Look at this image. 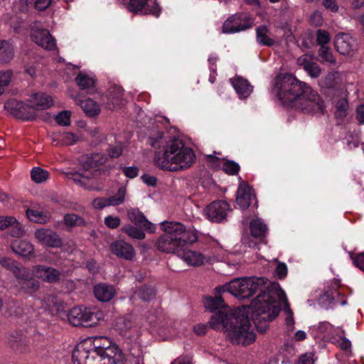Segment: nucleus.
Instances as JSON below:
<instances>
[{
    "instance_id": "2eb2a0df",
    "label": "nucleus",
    "mask_w": 364,
    "mask_h": 364,
    "mask_svg": "<svg viewBox=\"0 0 364 364\" xmlns=\"http://www.w3.org/2000/svg\"><path fill=\"white\" fill-rule=\"evenodd\" d=\"M32 275L44 282L54 284L60 281V272L52 267L44 264H36L31 269Z\"/></svg>"
},
{
    "instance_id": "864d4df0",
    "label": "nucleus",
    "mask_w": 364,
    "mask_h": 364,
    "mask_svg": "<svg viewBox=\"0 0 364 364\" xmlns=\"http://www.w3.org/2000/svg\"><path fill=\"white\" fill-rule=\"evenodd\" d=\"M107 155L111 159L118 158L122 155V146L121 144L110 145L107 149Z\"/></svg>"
},
{
    "instance_id": "774afa93",
    "label": "nucleus",
    "mask_w": 364,
    "mask_h": 364,
    "mask_svg": "<svg viewBox=\"0 0 364 364\" xmlns=\"http://www.w3.org/2000/svg\"><path fill=\"white\" fill-rule=\"evenodd\" d=\"M353 260L354 264L364 272V252L358 255Z\"/></svg>"
},
{
    "instance_id": "4be33fe9",
    "label": "nucleus",
    "mask_w": 364,
    "mask_h": 364,
    "mask_svg": "<svg viewBox=\"0 0 364 364\" xmlns=\"http://www.w3.org/2000/svg\"><path fill=\"white\" fill-rule=\"evenodd\" d=\"M353 41L348 34L338 33L335 37L334 46L336 50L341 55H350L354 50Z\"/></svg>"
},
{
    "instance_id": "72a5a7b5",
    "label": "nucleus",
    "mask_w": 364,
    "mask_h": 364,
    "mask_svg": "<svg viewBox=\"0 0 364 364\" xmlns=\"http://www.w3.org/2000/svg\"><path fill=\"white\" fill-rule=\"evenodd\" d=\"M269 30L265 25H262L256 28L257 42L262 46L271 47L274 44V41L269 36Z\"/></svg>"
},
{
    "instance_id": "412c9836",
    "label": "nucleus",
    "mask_w": 364,
    "mask_h": 364,
    "mask_svg": "<svg viewBox=\"0 0 364 364\" xmlns=\"http://www.w3.org/2000/svg\"><path fill=\"white\" fill-rule=\"evenodd\" d=\"M110 249L112 252L117 257L127 260H132L135 256L134 247L129 243L123 240H117L112 242Z\"/></svg>"
},
{
    "instance_id": "37998d69",
    "label": "nucleus",
    "mask_w": 364,
    "mask_h": 364,
    "mask_svg": "<svg viewBox=\"0 0 364 364\" xmlns=\"http://www.w3.org/2000/svg\"><path fill=\"white\" fill-rule=\"evenodd\" d=\"M101 161H83L82 164L85 171H90L92 176H97L100 172Z\"/></svg>"
},
{
    "instance_id": "e2e57ef3",
    "label": "nucleus",
    "mask_w": 364,
    "mask_h": 364,
    "mask_svg": "<svg viewBox=\"0 0 364 364\" xmlns=\"http://www.w3.org/2000/svg\"><path fill=\"white\" fill-rule=\"evenodd\" d=\"M323 22V17L320 12L315 11L311 15L310 23L311 25L318 27L322 26Z\"/></svg>"
},
{
    "instance_id": "f3484780",
    "label": "nucleus",
    "mask_w": 364,
    "mask_h": 364,
    "mask_svg": "<svg viewBox=\"0 0 364 364\" xmlns=\"http://www.w3.org/2000/svg\"><path fill=\"white\" fill-rule=\"evenodd\" d=\"M34 236L41 244L53 248L60 247L63 245L60 236L50 229H38L35 231Z\"/></svg>"
},
{
    "instance_id": "c03bdc74",
    "label": "nucleus",
    "mask_w": 364,
    "mask_h": 364,
    "mask_svg": "<svg viewBox=\"0 0 364 364\" xmlns=\"http://www.w3.org/2000/svg\"><path fill=\"white\" fill-rule=\"evenodd\" d=\"M122 231L130 237L134 239L142 240L145 237V234L141 230L131 225H127L124 226L122 228Z\"/></svg>"
},
{
    "instance_id": "69168bd1",
    "label": "nucleus",
    "mask_w": 364,
    "mask_h": 364,
    "mask_svg": "<svg viewBox=\"0 0 364 364\" xmlns=\"http://www.w3.org/2000/svg\"><path fill=\"white\" fill-rule=\"evenodd\" d=\"M296 364H314V355L311 353L301 355Z\"/></svg>"
},
{
    "instance_id": "c756f323",
    "label": "nucleus",
    "mask_w": 364,
    "mask_h": 364,
    "mask_svg": "<svg viewBox=\"0 0 364 364\" xmlns=\"http://www.w3.org/2000/svg\"><path fill=\"white\" fill-rule=\"evenodd\" d=\"M124 90L119 86L112 87L108 92V99L106 107L113 109L122 104Z\"/></svg>"
},
{
    "instance_id": "4c0bfd02",
    "label": "nucleus",
    "mask_w": 364,
    "mask_h": 364,
    "mask_svg": "<svg viewBox=\"0 0 364 364\" xmlns=\"http://www.w3.org/2000/svg\"><path fill=\"white\" fill-rule=\"evenodd\" d=\"M26 215L31 221L41 224L48 223L50 219L48 213L33 209H28Z\"/></svg>"
},
{
    "instance_id": "a19ab883",
    "label": "nucleus",
    "mask_w": 364,
    "mask_h": 364,
    "mask_svg": "<svg viewBox=\"0 0 364 364\" xmlns=\"http://www.w3.org/2000/svg\"><path fill=\"white\" fill-rule=\"evenodd\" d=\"M127 194V188L125 186H122L118 189L116 195L108 197L109 206H116L121 205L125 201V196Z\"/></svg>"
},
{
    "instance_id": "1a4fd4ad",
    "label": "nucleus",
    "mask_w": 364,
    "mask_h": 364,
    "mask_svg": "<svg viewBox=\"0 0 364 364\" xmlns=\"http://www.w3.org/2000/svg\"><path fill=\"white\" fill-rule=\"evenodd\" d=\"M104 312L96 307L75 306L68 312L60 314L63 320H67L71 325L79 326L86 323L96 324L104 319Z\"/></svg>"
},
{
    "instance_id": "f704fd0d",
    "label": "nucleus",
    "mask_w": 364,
    "mask_h": 364,
    "mask_svg": "<svg viewBox=\"0 0 364 364\" xmlns=\"http://www.w3.org/2000/svg\"><path fill=\"white\" fill-rule=\"evenodd\" d=\"M89 342L90 344V348L89 351L96 350L100 351V350H105L107 348L112 347V345L106 346V343H110L109 339L107 337L104 336H96L88 338L85 339L82 342Z\"/></svg>"
},
{
    "instance_id": "39448f33",
    "label": "nucleus",
    "mask_w": 364,
    "mask_h": 364,
    "mask_svg": "<svg viewBox=\"0 0 364 364\" xmlns=\"http://www.w3.org/2000/svg\"><path fill=\"white\" fill-rule=\"evenodd\" d=\"M114 331L124 340L123 350L125 353L126 364H144L143 353L138 339L139 328L131 316H121L115 320Z\"/></svg>"
},
{
    "instance_id": "052dcab7",
    "label": "nucleus",
    "mask_w": 364,
    "mask_h": 364,
    "mask_svg": "<svg viewBox=\"0 0 364 364\" xmlns=\"http://www.w3.org/2000/svg\"><path fill=\"white\" fill-rule=\"evenodd\" d=\"M12 72L11 70H6L0 73V85L4 88L7 86L11 80Z\"/></svg>"
},
{
    "instance_id": "9b49d317",
    "label": "nucleus",
    "mask_w": 364,
    "mask_h": 364,
    "mask_svg": "<svg viewBox=\"0 0 364 364\" xmlns=\"http://www.w3.org/2000/svg\"><path fill=\"white\" fill-rule=\"evenodd\" d=\"M319 85L323 94L330 100L342 97L346 92L345 86L337 72L328 73Z\"/></svg>"
},
{
    "instance_id": "680f3d73",
    "label": "nucleus",
    "mask_w": 364,
    "mask_h": 364,
    "mask_svg": "<svg viewBox=\"0 0 364 364\" xmlns=\"http://www.w3.org/2000/svg\"><path fill=\"white\" fill-rule=\"evenodd\" d=\"M92 206L95 209H102L109 206L108 198H97L92 201Z\"/></svg>"
},
{
    "instance_id": "79ce46f5",
    "label": "nucleus",
    "mask_w": 364,
    "mask_h": 364,
    "mask_svg": "<svg viewBox=\"0 0 364 364\" xmlns=\"http://www.w3.org/2000/svg\"><path fill=\"white\" fill-rule=\"evenodd\" d=\"M31 176L35 183H41L48 179V173L41 167H35L31 170Z\"/></svg>"
},
{
    "instance_id": "49530a36",
    "label": "nucleus",
    "mask_w": 364,
    "mask_h": 364,
    "mask_svg": "<svg viewBox=\"0 0 364 364\" xmlns=\"http://www.w3.org/2000/svg\"><path fill=\"white\" fill-rule=\"evenodd\" d=\"M222 169L229 175H235L238 173L240 166L235 161H220Z\"/></svg>"
},
{
    "instance_id": "338daca9",
    "label": "nucleus",
    "mask_w": 364,
    "mask_h": 364,
    "mask_svg": "<svg viewBox=\"0 0 364 364\" xmlns=\"http://www.w3.org/2000/svg\"><path fill=\"white\" fill-rule=\"evenodd\" d=\"M275 272L279 278H284L287 274V267L286 264L279 262L276 267Z\"/></svg>"
},
{
    "instance_id": "ddd939ff",
    "label": "nucleus",
    "mask_w": 364,
    "mask_h": 364,
    "mask_svg": "<svg viewBox=\"0 0 364 364\" xmlns=\"http://www.w3.org/2000/svg\"><path fill=\"white\" fill-rule=\"evenodd\" d=\"M255 18L248 13L240 12L230 16L223 25V32L235 33L252 27Z\"/></svg>"
},
{
    "instance_id": "603ef678",
    "label": "nucleus",
    "mask_w": 364,
    "mask_h": 364,
    "mask_svg": "<svg viewBox=\"0 0 364 364\" xmlns=\"http://www.w3.org/2000/svg\"><path fill=\"white\" fill-rule=\"evenodd\" d=\"M71 112L64 110L60 112L55 117V122L61 126H68L70 122Z\"/></svg>"
},
{
    "instance_id": "f8f14e48",
    "label": "nucleus",
    "mask_w": 364,
    "mask_h": 364,
    "mask_svg": "<svg viewBox=\"0 0 364 364\" xmlns=\"http://www.w3.org/2000/svg\"><path fill=\"white\" fill-rule=\"evenodd\" d=\"M4 108L15 118L24 122L34 121L37 117L33 106L14 98L9 99L5 102Z\"/></svg>"
},
{
    "instance_id": "bf43d9fd",
    "label": "nucleus",
    "mask_w": 364,
    "mask_h": 364,
    "mask_svg": "<svg viewBox=\"0 0 364 364\" xmlns=\"http://www.w3.org/2000/svg\"><path fill=\"white\" fill-rule=\"evenodd\" d=\"M105 224L109 228H117L120 224V219L117 216L109 215L105 218Z\"/></svg>"
},
{
    "instance_id": "393cba45",
    "label": "nucleus",
    "mask_w": 364,
    "mask_h": 364,
    "mask_svg": "<svg viewBox=\"0 0 364 364\" xmlns=\"http://www.w3.org/2000/svg\"><path fill=\"white\" fill-rule=\"evenodd\" d=\"M154 165L166 171H183L191 167L193 161H154Z\"/></svg>"
},
{
    "instance_id": "4468645a",
    "label": "nucleus",
    "mask_w": 364,
    "mask_h": 364,
    "mask_svg": "<svg viewBox=\"0 0 364 364\" xmlns=\"http://www.w3.org/2000/svg\"><path fill=\"white\" fill-rule=\"evenodd\" d=\"M38 23L36 22L35 25ZM31 37L33 42L39 46L48 50H54L56 48L55 39L50 33L49 31L46 28H38L34 26L31 28Z\"/></svg>"
},
{
    "instance_id": "c9c22d12",
    "label": "nucleus",
    "mask_w": 364,
    "mask_h": 364,
    "mask_svg": "<svg viewBox=\"0 0 364 364\" xmlns=\"http://www.w3.org/2000/svg\"><path fill=\"white\" fill-rule=\"evenodd\" d=\"M340 294L336 289L325 291L319 298V304L324 309L332 307L336 302Z\"/></svg>"
},
{
    "instance_id": "2f4dec72",
    "label": "nucleus",
    "mask_w": 364,
    "mask_h": 364,
    "mask_svg": "<svg viewBox=\"0 0 364 364\" xmlns=\"http://www.w3.org/2000/svg\"><path fill=\"white\" fill-rule=\"evenodd\" d=\"M14 56V48L11 43L6 40H0V63H9Z\"/></svg>"
},
{
    "instance_id": "ea45409f",
    "label": "nucleus",
    "mask_w": 364,
    "mask_h": 364,
    "mask_svg": "<svg viewBox=\"0 0 364 364\" xmlns=\"http://www.w3.org/2000/svg\"><path fill=\"white\" fill-rule=\"evenodd\" d=\"M267 230V225L261 219L257 218L252 220L250 231L252 236L255 237L264 236Z\"/></svg>"
},
{
    "instance_id": "f257e3e1",
    "label": "nucleus",
    "mask_w": 364,
    "mask_h": 364,
    "mask_svg": "<svg viewBox=\"0 0 364 364\" xmlns=\"http://www.w3.org/2000/svg\"><path fill=\"white\" fill-rule=\"evenodd\" d=\"M204 306L210 311L221 308L209 321L210 326L218 331H224L234 344L247 346L255 341V334L251 328L248 316L241 311H232L220 296H206Z\"/></svg>"
},
{
    "instance_id": "7ed1b4c3",
    "label": "nucleus",
    "mask_w": 364,
    "mask_h": 364,
    "mask_svg": "<svg viewBox=\"0 0 364 364\" xmlns=\"http://www.w3.org/2000/svg\"><path fill=\"white\" fill-rule=\"evenodd\" d=\"M282 307L287 314L286 324L292 330L294 323L293 312L284 291L279 285L273 286L269 294H262L252 303L253 322L257 330L264 331L268 323L278 316Z\"/></svg>"
},
{
    "instance_id": "6e6552de",
    "label": "nucleus",
    "mask_w": 364,
    "mask_h": 364,
    "mask_svg": "<svg viewBox=\"0 0 364 364\" xmlns=\"http://www.w3.org/2000/svg\"><path fill=\"white\" fill-rule=\"evenodd\" d=\"M148 143L155 149L163 148L164 159H196L193 150L186 146L182 139L163 131L152 132Z\"/></svg>"
},
{
    "instance_id": "13d9d810",
    "label": "nucleus",
    "mask_w": 364,
    "mask_h": 364,
    "mask_svg": "<svg viewBox=\"0 0 364 364\" xmlns=\"http://www.w3.org/2000/svg\"><path fill=\"white\" fill-rule=\"evenodd\" d=\"M225 264L229 267V270L227 271V273L232 274L240 267L241 260L237 261L228 258Z\"/></svg>"
},
{
    "instance_id": "e433bc0d",
    "label": "nucleus",
    "mask_w": 364,
    "mask_h": 364,
    "mask_svg": "<svg viewBox=\"0 0 364 364\" xmlns=\"http://www.w3.org/2000/svg\"><path fill=\"white\" fill-rule=\"evenodd\" d=\"M0 264L4 267L5 269L10 270L16 277L19 272H21V269H23L25 267L20 265L18 262L14 260L10 257H4L0 258Z\"/></svg>"
},
{
    "instance_id": "20e7f679",
    "label": "nucleus",
    "mask_w": 364,
    "mask_h": 364,
    "mask_svg": "<svg viewBox=\"0 0 364 364\" xmlns=\"http://www.w3.org/2000/svg\"><path fill=\"white\" fill-rule=\"evenodd\" d=\"M159 225L164 234L156 241V247L162 252L178 253L186 245L198 240L197 231L192 225L176 221H163Z\"/></svg>"
},
{
    "instance_id": "58836bf2",
    "label": "nucleus",
    "mask_w": 364,
    "mask_h": 364,
    "mask_svg": "<svg viewBox=\"0 0 364 364\" xmlns=\"http://www.w3.org/2000/svg\"><path fill=\"white\" fill-rule=\"evenodd\" d=\"M155 296V290L149 286H144L134 292L131 296V299H136V297L144 301H150Z\"/></svg>"
},
{
    "instance_id": "5fc2aeb1",
    "label": "nucleus",
    "mask_w": 364,
    "mask_h": 364,
    "mask_svg": "<svg viewBox=\"0 0 364 364\" xmlns=\"http://www.w3.org/2000/svg\"><path fill=\"white\" fill-rule=\"evenodd\" d=\"M122 173L129 178H134L139 174V168L136 166H124L121 168Z\"/></svg>"
},
{
    "instance_id": "aec40b11",
    "label": "nucleus",
    "mask_w": 364,
    "mask_h": 364,
    "mask_svg": "<svg viewBox=\"0 0 364 364\" xmlns=\"http://www.w3.org/2000/svg\"><path fill=\"white\" fill-rule=\"evenodd\" d=\"M181 259L189 266L198 267L213 262V259L206 257L201 252L188 250L183 252Z\"/></svg>"
},
{
    "instance_id": "4d7b16f0",
    "label": "nucleus",
    "mask_w": 364,
    "mask_h": 364,
    "mask_svg": "<svg viewBox=\"0 0 364 364\" xmlns=\"http://www.w3.org/2000/svg\"><path fill=\"white\" fill-rule=\"evenodd\" d=\"M16 223V218L11 216H1L0 217V230H5L11 227V225Z\"/></svg>"
},
{
    "instance_id": "de8ad7c7",
    "label": "nucleus",
    "mask_w": 364,
    "mask_h": 364,
    "mask_svg": "<svg viewBox=\"0 0 364 364\" xmlns=\"http://www.w3.org/2000/svg\"><path fill=\"white\" fill-rule=\"evenodd\" d=\"M318 52V56L321 58L322 62H326L331 64L336 63V59L333 57L329 46L319 48Z\"/></svg>"
},
{
    "instance_id": "423d86ee",
    "label": "nucleus",
    "mask_w": 364,
    "mask_h": 364,
    "mask_svg": "<svg viewBox=\"0 0 364 364\" xmlns=\"http://www.w3.org/2000/svg\"><path fill=\"white\" fill-rule=\"evenodd\" d=\"M90 349V344L87 341L77 344L72 355L73 364H117L121 362L126 364L125 353L116 344L105 350L89 351Z\"/></svg>"
},
{
    "instance_id": "09e8293b",
    "label": "nucleus",
    "mask_w": 364,
    "mask_h": 364,
    "mask_svg": "<svg viewBox=\"0 0 364 364\" xmlns=\"http://www.w3.org/2000/svg\"><path fill=\"white\" fill-rule=\"evenodd\" d=\"M64 223L68 226H78L85 224L84 220L79 215L71 213L64 216Z\"/></svg>"
},
{
    "instance_id": "9d476101",
    "label": "nucleus",
    "mask_w": 364,
    "mask_h": 364,
    "mask_svg": "<svg viewBox=\"0 0 364 364\" xmlns=\"http://www.w3.org/2000/svg\"><path fill=\"white\" fill-rule=\"evenodd\" d=\"M121 4L130 13L137 15H152L159 18L162 8L156 0H121Z\"/></svg>"
},
{
    "instance_id": "0eeeda50",
    "label": "nucleus",
    "mask_w": 364,
    "mask_h": 364,
    "mask_svg": "<svg viewBox=\"0 0 364 364\" xmlns=\"http://www.w3.org/2000/svg\"><path fill=\"white\" fill-rule=\"evenodd\" d=\"M277 284H267L263 277H244L235 279L224 286L218 287L215 291L218 293L228 291L239 299H245L252 296L255 292L260 291L259 294L251 302L250 309L253 318L252 303L262 294H267L273 286Z\"/></svg>"
},
{
    "instance_id": "c85d7f7f",
    "label": "nucleus",
    "mask_w": 364,
    "mask_h": 364,
    "mask_svg": "<svg viewBox=\"0 0 364 364\" xmlns=\"http://www.w3.org/2000/svg\"><path fill=\"white\" fill-rule=\"evenodd\" d=\"M75 101L89 117H95L100 113L99 105L90 98L82 99L80 97H76Z\"/></svg>"
},
{
    "instance_id": "a211bd4d",
    "label": "nucleus",
    "mask_w": 364,
    "mask_h": 364,
    "mask_svg": "<svg viewBox=\"0 0 364 364\" xmlns=\"http://www.w3.org/2000/svg\"><path fill=\"white\" fill-rule=\"evenodd\" d=\"M16 278L19 287L24 292L31 294L40 288V282L31 277L30 271L26 267L21 269V272L18 273Z\"/></svg>"
},
{
    "instance_id": "0e129e2a",
    "label": "nucleus",
    "mask_w": 364,
    "mask_h": 364,
    "mask_svg": "<svg viewBox=\"0 0 364 364\" xmlns=\"http://www.w3.org/2000/svg\"><path fill=\"white\" fill-rule=\"evenodd\" d=\"M62 140L66 145H72L77 140V136L72 132H65L62 136Z\"/></svg>"
},
{
    "instance_id": "3c124183",
    "label": "nucleus",
    "mask_w": 364,
    "mask_h": 364,
    "mask_svg": "<svg viewBox=\"0 0 364 364\" xmlns=\"http://www.w3.org/2000/svg\"><path fill=\"white\" fill-rule=\"evenodd\" d=\"M306 73L312 77H317L321 74V68L319 65L314 62H310L304 65Z\"/></svg>"
},
{
    "instance_id": "bb28decb",
    "label": "nucleus",
    "mask_w": 364,
    "mask_h": 364,
    "mask_svg": "<svg viewBox=\"0 0 364 364\" xmlns=\"http://www.w3.org/2000/svg\"><path fill=\"white\" fill-rule=\"evenodd\" d=\"M94 294L96 299L102 302L110 301L115 294V289L113 286L100 283L94 287Z\"/></svg>"
},
{
    "instance_id": "cd10ccee",
    "label": "nucleus",
    "mask_w": 364,
    "mask_h": 364,
    "mask_svg": "<svg viewBox=\"0 0 364 364\" xmlns=\"http://www.w3.org/2000/svg\"><path fill=\"white\" fill-rule=\"evenodd\" d=\"M230 81L240 99H245L252 93L253 87L247 80L237 77Z\"/></svg>"
},
{
    "instance_id": "f03ea898",
    "label": "nucleus",
    "mask_w": 364,
    "mask_h": 364,
    "mask_svg": "<svg viewBox=\"0 0 364 364\" xmlns=\"http://www.w3.org/2000/svg\"><path fill=\"white\" fill-rule=\"evenodd\" d=\"M272 92L284 105L294 106L304 113H323L324 105L319 95L291 74L278 75Z\"/></svg>"
},
{
    "instance_id": "473e14b6",
    "label": "nucleus",
    "mask_w": 364,
    "mask_h": 364,
    "mask_svg": "<svg viewBox=\"0 0 364 364\" xmlns=\"http://www.w3.org/2000/svg\"><path fill=\"white\" fill-rule=\"evenodd\" d=\"M75 82L80 90H87V92H91L95 87V80L82 72L75 77Z\"/></svg>"
},
{
    "instance_id": "5701e85b",
    "label": "nucleus",
    "mask_w": 364,
    "mask_h": 364,
    "mask_svg": "<svg viewBox=\"0 0 364 364\" xmlns=\"http://www.w3.org/2000/svg\"><path fill=\"white\" fill-rule=\"evenodd\" d=\"M28 102L31 104V106L34 107L35 112L36 110L49 109L53 105L52 97L44 92H36L33 94L30 97Z\"/></svg>"
},
{
    "instance_id": "6e6d98bb",
    "label": "nucleus",
    "mask_w": 364,
    "mask_h": 364,
    "mask_svg": "<svg viewBox=\"0 0 364 364\" xmlns=\"http://www.w3.org/2000/svg\"><path fill=\"white\" fill-rule=\"evenodd\" d=\"M10 235L12 237H20L24 235V231L20 223L16 220V223L11 225Z\"/></svg>"
},
{
    "instance_id": "b1692460",
    "label": "nucleus",
    "mask_w": 364,
    "mask_h": 364,
    "mask_svg": "<svg viewBox=\"0 0 364 364\" xmlns=\"http://www.w3.org/2000/svg\"><path fill=\"white\" fill-rule=\"evenodd\" d=\"M11 246L13 252L21 257L31 258L35 256L33 246L27 240H14Z\"/></svg>"
},
{
    "instance_id": "a878e982",
    "label": "nucleus",
    "mask_w": 364,
    "mask_h": 364,
    "mask_svg": "<svg viewBox=\"0 0 364 364\" xmlns=\"http://www.w3.org/2000/svg\"><path fill=\"white\" fill-rule=\"evenodd\" d=\"M127 216L129 220L134 224L141 225L150 232H155V225L147 220L143 213L138 209L133 208L129 210L128 211Z\"/></svg>"
},
{
    "instance_id": "a18cd8bd",
    "label": "nucleus",
    "mask_w": 364,
    "mask_h": 364,
    "mask_svg": "<svg viewBox=\"0 0 364 364\" xmlns=\"http://www.w3.org/2000/svg\"><path fill=\"white\" fill-rule=\"evenodd\" d=\"M316 43L320 48L328 46V43L331 41V36L329 33L323 29H318L316 32Z\"/></svg>"
},
{
    "instance_id": "8fccbe9b",
    "label": "nucleus",
    "mask_w": 364,
    "mask_h": 364,
    "mask_svg": "<svg viewBox=\"0 0 364 364\" xmlns=\"http://www.w3.org/2000/svg\"><path fill=\"white\" fill-rule=\"evenodd\" d=\"M336 104V115L340 117H344L347 115V110L348 109V102L346 97H340Z\"/></svg>"
},
{
    "instance_id": "7c9ffc66",
    "label": "nucleus",
    "mask_w": 364,
    "mask_h": 364,
    "mask_svg": "<svg viewBox=\"0 0 364 364\" xmlns=\"http://www.w3.org/2000/svg\"><path fill=\"white\" fill-rule=\"evenodd\" d=\"M317 330L322 334L324 338L327 340L333 339L334 335L344 333V331L340 327H335L327 321L319 323L316 326Z\"/></svg>"
},
{
    "instance_id": "dca6fc26",
    "label": "nucleus",
    "mask_w": 364,
    "mask_h": 364,
    "mask_svg": "<svg viewBox=\"0 0 364 364\" xmlns=\"http://www.w3.org/2000/svg\"><path fill=\"white\" fill-rule=\"evenodd\" d=\"M230 210V205L225 200H218L211 203L205 209L207 218L213 222L223 221L228 212Z\"/></svg>"
},
{
    "instance_id": "6ab92c4d",
    "label": "nucleus",
    "mask_w": 364,
    "mask_h": 364,
    "mask_svg": "<svg viewBox=\"0 0 364 364\" xmlns=\"http://www.w3.org/2000/svg\"><path fill=\"white\" fill-rule=\"evenodd\" d=\"M256 202V198L252 188L246 183H240L236 195V203L241 209L249 208L252 202Z\"/></svg>"
}]
</instances>
